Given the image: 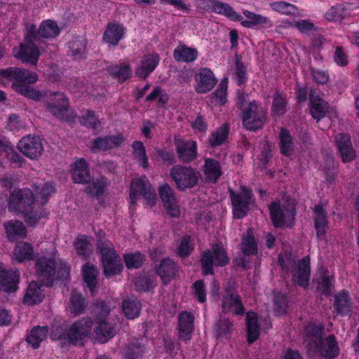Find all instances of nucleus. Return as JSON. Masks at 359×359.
Instances as JSON below:
<instances>
[{
    "label": "nucleus",
    "mask_w": 359,
    "mask_h": 359,
    "mask_svg": "<svg viewBox=\"0 0 359 359\" xmlns=\"http://www.w3.org/2000/svg\"><path fill=\"white\" fill-rule=\"evenodd\" d=\"M106 186L107 179L102 177L100 179L94 180L93 183L86 188L85 191L89 195L99 197L104 194Z\"/></svg>",
    "instance_id": "obj_59"
},
{
    "label": "nucleus",
    "mask_w": 359,
    "mask_h": 359,
    "mask_svg": "<svg viewBox=\"0 0 359 359\" xmlns=\"http://www.w3.org/2000/svg\"><path fill=\"white\" fill-rule=\"evenodd\" d=\"M48 329L47 326H36L27 336L26 341L34 348L39 347L41 343L47 337Z\"/></svg>",
    "instance_id": "obj_44"
},
{
    "label": "nucleus",
    "mask_w": 359,
    "mask_h": 359,
    "mask_svg": "<svg viewBox=\"0 0 359 359\" xmlns=\"http://www.w3.org/2000/svg\"><path fill=\"white\" fill-rule=\"evenodd\" d=\"M240 250L242 255H238L234 260L236 266L243 269L250 268V256L258 254V245L256 238L251 229H248L245 233H243L240 243Z\"/></svg>",
    "instance_id": "obj_8"
},
{
    "label": "nucleus",
    "mask_w": 359,
    "mask_h": 359,
    "mask_svg": "<svg viewBox=\"0 0 359 359\" xmlns=\"http://www.w3.org/2000/svg\"><path fill=\"white\" fill-rule=\"evenodd\" d=\"M247 340L250 345L256 341L260 334L257 316L255 312L250 311L246 314Z\"/></svg>",
    "instance_id": "obj_39"
},
{
    "label": "nucleus",
    "mask_w": 359,
    "mask_h": 359,
    "mask_svg": "<svg viewBox=\"0 0 359 359\" xmlns=\"http://www.w3.org/2000/svg\"><path fill=\"white\" fill-rule=\"evenodd\" d=\"M14 255L20 262L32 259L34 257L32 245L28 243H18L14 249Z\"/></svg>",
    "instance_id": "obj_55"
},
{
    "label": "nucleus",
    "mask_w": 359,
    "mask_h": 359,
    "mask_svg": "<svg viewBox=\"0 0 359 359\" xmlns=\"http://www.w3.org/2000/svg\"><path fill=\"white\" fill-rule=\"evenodd\" d=\"M72 175L75 183L88 184L91 181L89 165L83 158L74 163Z\"/></svg>",
    "instance_id": "obj_35"
},
{
    "label": "nucleus",
    "mask_w": 359,
    "mask_h": 359,
    "mask_svg": "<svg viewBox=\"0 0 359 359\" xmlns=\"http://www.w3.org/2000/svg\"><path fill=\"white\" fill-rule=\"evenodd\" d=\"M109 72L120 81H126L131 76V69L129 65H114L109 68Z\"/></svg>",
    "instance_id": "obj_61"
},
{
    "label": "nucleus",
    "mask_w": 359,
    "mask_h": 359,
    "mask_svg": "<svg viewBox=\"0 0 359 359\" xmlns=\"http://www.w3.org/2000/svg\"><path fill=\"white\" fill-rule=\"evenodd\" d=\"M287 101L285 94L276 91L273 95L271 105V113L273 116H279L287 111Z\"/></svg>",
    "instance_id": "obj_52"
},
{
    "label": "nucleus",
    "mask_w": 359,
    "mask_h": 359,
    "mask_svg": "<svg viewBox=\"0 0 359 359\" xmlns=\"http://www.w3.org/2000/svg\"><path fill=\"white\" fill-rule=\"evenodd\" d=\"M87 41L84 37H74L69 41V48L72 56L75 60H81L86 57Z\"/></svg>",
    "instance_id": "obj_42"
},
{
    "label": "nucleus",
    "mask_w": 359,
    "mask_h": 359,
    "mask_svg": "<svg viewBox=\"0 0 359 359\" xmlns=\"http://www.w3.org/2000/svg\"><path fill=\"white\" fill-rule=\"evenodd\" d=\"M0 76L12 81V88L14 91L25 97L39 101L43 97L40 90L29 86L34 84L39 79L35 72L17 67H8L0 70Z\"/></svg>",
    "instance_id": "obj_1"
},
{
    "label": "nucleus",
    "mask_w": 359,
    "mask_h": 359,
    "mask_svg": "<svg viewBox=\"0 0 359 359\" xmlns=\"http://www.w3.org/2000/svg\"><path fill=\"white\" fill-rule=\"evenodd\" d=\"M45 297L43 290H41L39 282L29 283L26 293L23 297V303L32 306L41 303Z\"/></svg>",
    "instance_id": "obj_37"
},
{
    "label": "nucleus",
    "mask_w": 359,
    "mask_h": 359,
    "mask_svg": "<svg viewBox=\"0 0 359 359\" xmlns=\"http://www.w3.org/2000/svg\"><path fill=\"white\" fill-rule=\"evenodd\" d=\"M25 32L29 42L32 41L39 42L42 39H52L58 36L60 34V28L55 21L44 20L41 22L39 27H36L34 24L26 25Z\"/></svg>",
    "instance_id": "obj_7"
},
{
    "label": "nucleus",
    "mask_w": 359,
    "mask_h": 359,
    "mask_svg": "<svg viewBox=\"0 0 359 359\" xmlns=\"http://www.w3.org/2000/svg\"><path fill=\"white\" fill-rule=\"evenodd\" d=\"M126 27L121 23L113 21L109 22L104 32L102 40L110 46H116L125 37Z\"/></svg>",
    "instance_id": "obj_25"
},
{
    "label": "nucleus",
    "mask_w": 359,
    "mask_h": 359,
    "mask_svg": "<svg viewBox=\"0 0 359 359\" xmlns=\"http://www.w3.org/2000/svg\"><path fill=\"white\" fill-rule=\"evenodd\" d=\"M123 259L128 269H139L145 261V256L140 252H135L124 255Z\"/></svg>",
    "instance_id": "obj_58"
},
{
    "label": "nucleus",
    "mask_w": 359,
    "mask_h": 359,
    "mask_svg": "<svg viewBox=\"0 0 359 359\" xmlns=\"http://www.w3.org/2000/svg\"><path fill=\"white\" fill-rule=\"evenodd\" d=\"M233 322L229 318H222L215 323L214 331L217 338L229 339L233 332Z\"/></svg>",
    "instance_id": "obj_48"
},
{
    "label": "nucleus",
    "mask_w": 359,
    "mask_h": 359,
    "mask_svg": "<svg viewBox=\"0 0 359 359\" xmlns=\"http://www.w3.org/2000/svg\"><path fill=\"white\" fill-rule=\"evenodd\" d=\"M25 43H20L18 47L13 48V55L15 58L24 64L36 66L40 56L39 47L35 44L36 41L29 42L27 39V32L24 34Z\"/></svg>",
    "instance_id": "obj_13"
},
{
    "label": "nucleus",
    "mask_w": 359,
    "mask_h": 359,
    "mask_svg": "<svg viewBox=\"0 0 359 359\" xmlns=\"http://www.w3.org/2000/svg\"><path fill=\"white\" fill-rule=\"evenodd\" d=\"M287 299L284 294L277 293L273 299V311L276 316H282L287 311Z\"/></svg>",
    "instance_id": "obj_62"
},
{
    "label": "nucleus",
    "mask_w": 359,
    "mask_h": 359,
    "mask_svg": "<svg viewBox=\"0 0 359 359\" xmlns=\"http://www.w3.org/2000/svg\"><path fill=\"white\" fill-rule=\"evenodd\" d=\"M173 57L177 62H192L198 57V51L196 48L189 47L184 43L180 42L174 49Z\"/></svg>",
    "instance_id": "obj_36"
},
{
    "label": "nucleus",
    "mask_w": 359,
    "mask_h": 359,
    "mask_svg": "<svg viewBox=\"0 0 359 359\" xmlns=\"http://www.w3.org/2000/svg\"><path fill=\"white\" fill-rule=\"evenodd\" d=\"M195 90L198 93H207L216 85L217 79L209 68H201L194 76Z\"/></svg>",
    "instance_id": "obj_22"
},
{
    "label": "nucleus",
    "mask_w": 359,
    "mask_h": 359,
    "mask_svg": "<svg viewBox=\"0 0 359 359\" xmlns=\"http://www.w3.org/2000/svg\"><path fill=\"white\" fill-rule=\"evenodd\" d=\"M98 325L95 328V338L101 343H105L115 335V330L110 323L106 320L97 322Z\"/></svg>",
    "instance_id": "obj_43"
},
{
    "label": "nucleus",
    "mask_w": 359,
    "mask_h": 359,
    "mask_svg": "<svg viewBox=\"0 0 359 359\" xmlns=\"http://www.w3.org/2000/svg\"><path fill=\"white\" fill-rule=\"evenodd\" d=\"M35 269L41 285L52 286L55 274V259L52 257H38L35 262Z\"/></svg>",
    "instance_id": "obj_14"
},
{
    "label": "nucleus",
    "mask_w": 359,
    "mask_h": 359,
    "mask_svg": "<svg viewBox=\"0 0 359 359\" xmlns=\"http://www.w3.org/2000/svg\"><path fill=\"white\" fill-rule=\"evenodd\" d=\"M279 147L280 153L285 156H290L294 151L293 138L289 130L281 128L279 133Z\"/></svg>",
    "instance_id": "obj_47"
},
{
    "label": "nucleus",
    "mask_w": 359,
    "mask_h": 359,
    "mask_svg": "<svg viewBox=\"0 0 359 359\" xmlns=\"http://www.w3.org/2000/svg\"><path fill=\"white\" fill-rule=\"evenodd\" d=\"M87 306L86 299L80 294L74 292L71 294L69 311L74 316H79L83 313Z\"/></svg>",
    "instance_id": "obj_50"
},
{
    "label": "nucleus",
    "mask_w": 359,
    "mask_h": 359,
    "mask_svg": "<svg viewBox=\"0 0 359 359\" xmlns=\"http://www.w3.org/2000/svg\"><path fill=\"white\" fill-rule=\"evenodd\" d=\"M345 5L344 4H336L332 6L325 13V18L329 22H341L347 16Z\"/></svg>",
    "instance_id": "obj_49"
},
{
    "label": "nucleus",
    "mask_w": 359,
    "mask_h": 359,
    "mask_svg": "<svg viewBox=\"0 0 359 359\" xmlns=\"http://www.w3.org/2000/svg\"><path fill=\"white\" fill-rule=\"evenodd\" d=\"M201 265L202 273L205 276L214 274V266L223 267L229 264V259L222 243H213L211 250L201 253Z\"/></svg>",
    "instance_id": "obj_3"
},
{
    "label": "nucleus",
    "mask_w": 359,
    "mask_h": 359,
    "mask_svg": "<svg viewBox=\"0 0 359 359\" xmlns=\"http://www.w3.org/2000/svg\"><path fill=\"white\" fill-rule=\"evenodd\" d=\"M309 255L297 261L292 255H278V262L280 265L283 276H290L291 282L294 286L304 290L309 286L311 278V262Z\"/></svg>",
    "instance_id": "obj_2"
},
{
    "label": "nucleus",
    "mask_w": 359,
    "mask_h": 359,
    "mask_svg": "<svg viewBox=\"0 0 359 359\" xmlns=\"http://www.w3.org/2000/svg\"><path fill=\"white\" fill-rule=\"evenodd\" d=\"M222 310L224 313L231 312L236 316H243L245 313V309L238 293L237 284L234 281H229L224 287Z\"/></svg>",
    "instance_id": "obj_9"
},
{
    "label": "nucleus",
    "mask_w": 359,
    "mask_h": 359,
    "mask_svg": "<svg viewBox=\"0 0 359 359\" xmlns=\"http://www.w3.org/2000/svg\"><path fill=\"white\" fill-rule=\"evenodd\" d=\"M334 309L341 316H346L351 311V302L348 292L344 290L338 292L334 297Z\"/></svg>",
    "instance_id": "obj_41"
},
{
    "label": "nucleus",
    "mask_w": 359,
    "mask_h": 359,
    "mask_svg": "<svg viewBox=\"0 0 359 359\" xmlns=\"http://www.w3.org/2000/svg\"><path fill=\"white\" fill-rule=\"evenodd\" d=\"M109 312L110 309L104 301H97L93 304V313L97 322L105 320Z\"/></svg>",
    "instance_id": "obj_64"
},
{
    "label": "nucleus",
    "mask_w": 359,
    "mask_h": 359,
    "mask_svg": "<svg viewBox=\"0 0 359 359\" xmlns=\"http://www.w3.org/2000/svg\"><path fill=\"white\" fill-rule=\"evenodd\" d=\"M196 6L200 10L215 12L226 18L234 16L233 7L219 0H197Z\"/></svg>",
    "instance_id": "obj_26"
},
{
    "label": "nucleus",
    "mask_w": 359,
    "mask_h": 359,
    "mask_svg": "<svg viewBox=\"0 0 359 359\" xmlns=\"http://www.w3.org/2000/svg\"><path fill=\"white\" fill-rule=\"evenodd\" d=\"M314 227L316 231V236L319 240H323L328 229L327 213L322 203L316 204L313 208Z\"/></svg>",
    "instance_id": "obj_32"
},
{
    "label": "nucleus",
    "mask_w": 359,
    "mask_h": 359,
    "mask_svg": "<svg viewBox=\"0 0 359 359\" xmlns=\"http://www.w3.org/2000/svg\"><path fill=\"white\" fill-rule=\"evenodd\" d=\"M50 96V101L47 104L49 111L57 118L64 119L68 112L67 97L61 92H54Z\"/></svg>",
    "instance_id": "obj_24"
},
{
    "label": "nucleus",
    "mask_w": 359,
    "mask_h": 359,
    "mask_svg": "<svg viewBox=\"0 0 359 359\" xmlns=\"http://www.w3.org/2000/svg\"><path fill=\"white\" fill-rule=\"evenodd\" d=\"M129 196L130 204L133 205L136 204L139 196H142L151 206L155 205L157 198L155 189L148 181L141 177L131 181Z\"/></svg>",
    "instance_id": "obj_11"
},
{
    "label": "nucleus",
    "mask_w": 359,
    "mask_h": 359,
    "mask_svg": "<svg viewBox=\"0 0 359 359\" xmlns=\"http://www.w3.org/2000/svg\"><path fill=\"white\" fill-rule=\"evenodd\" d=\"M229 194L234 217L238 219L245 217L250 210V205H252L255 201L252 191L246 187H242L240 193H236L230 189Z\"/></svg>",
    "instance_id": "obj_10"
},
{
    "label": "nucleus",
    "mask_w": 359,
    "mask_h": 359,
    "mask_svg": "<svg viewBox=\"0 0 359 359\" xmlns=\"http://www.w3.org/2000/svg\"><path fill=\"white\" fill-rule=\"evenodd\" d=\"M93 325L90 318H83L70 325L67 331V341L70 344H76L89 336Z\"/></svg>",
    "instance_id": "obj_15"
},
{
    "label": "nucleus",
    "mask_w": 359,
    "mask_h": 359,
    "mask_svg": "<svg viewBox=\"0 0 359 359\" xmlns=\"http://www.w3.org/2000/svg\"><path fill=\"white\" fill-rule=\"evenodd\" d=\"M133 282L135 290L140 292H149L156 285L154 277L149 275L139 276Z\"/></svg>",
    "instance_id": "obj_54"
},
{
    "label": "nucleus",
    "mask_w": 359,
    "mask_h": 359,
    "mask_svg": "<svg viewBox=\"0 0 359 359\" xmlns=\"http://www.w3.org/2000/svg\"><path fill=\"white\" fill-rule=\"evenodd\" d=\"M158 191L167 212L173 217H179L180 215V210L178 208L174 190L168 184L165 183L160 186Z\"/></svg>",
    "instance_id": "obj_20"
},
{
    "label": "nucleus",
    "mask_w": 359,
    "mask_h": 359,
    "mask_svg": "<svg viewBox=\"0 0 359 359\" xmlns=\"http://www.w3.org/2000/svg\"><path fill=\"white\" fill-rule=\"evenodd\" d=\"M35 197L31 189H23L13 191L10 196L8 209L11 212L27 213L32 209Z\"/></svg>",
    "instance_id": "obj_12"
},
{
    "label": "nucleus",
    "mask_w": 359,
    "mask_h": 359,
    "mask_svg": "<svg viewBox=\"0 0 359 359\" xmlns=\"http://www.w3.org/2000/svg\"><path fill=\"white\" fill-rule=\"evenodd\" d=\"M338 151L343 163H349L356 158L351 137L346 133H338L334 137Z\"/></svg>",
    "instance_id": "obj_27"
},
{
    "label": "nucleus",
    "mask_w": 359,
    "mask_h": 359,
    "mask_svg": "<svg viewBox=\"0 0 359 359\" xmlns=\"http://www.w3.org/2000/svg\"><path fill=\"white\" fill-rule=\"evenodd\" d=\"M309 353L312 354L319 353L325 359L336 358L340 353L337 337L334 334H331L327 337L323 338L320 343L318 344V348L311 350Z\"/></svg>",
    "instance_id": "obj_21"
},
{
    "label": "nucleus",
    "mask_w": 359,
    "mask_h": 359,
    "mask_svg": "<svg viewBox=\"0 0 359 359\" xmlns=\"http://www.w3.org/2000/svg\"><path fill=\"white\" fill-rule=\"evenodd\" d=\"M161 57L157 53L144 55L141 65L136 69L135 74L140 79H145L153 72L160 62Z\"/></svg>",
    "instance_id": "obj_34"
},
{
    "label": "nucleus",
    "mask_w": 359,
    "mask_h": 359,
    "mask_svg": "<svg viewBox=\"0 0 359 359\" xmlns=\"http://www.w3.org/2000/svg\"><path fill=\"white\" fill-rule=\"evenodd\" d=\"M204 174L208 181L215 183L222 175L219 162L213 158H205Z\"/></svg>",
    "instance_id": "obj_40"
},
{
    "label": "nucleus",
    "mask_w": 359,
    "mask_h": 359,
    "mask_svg": "<svg viewBox=\"0 0 359 359\" xmlns=\"http://www.w3.org/2000/svg\"><path fill=\"white\" fill-rule=\"evenodd\" d=\"M82 273L84 282L89 287L92 294H93L97 284V276L99 272L97 267L89 264H86L83 266Z\"/></svg>",
    "instance_id": "obj_46"
},
{
    "label": "nucleus",
    "mask_w": 359,
    "mask_h": 359,
    "mask_svg": "<svg viewBox=\"0 0 359 359\" xmlns=\"http://www.w3.org/2000/svg\"><path fill=\"white\" fill-rule=\"evenodd\" d=\"M100 253L102 257L104 274L106 277L113 276L122 271L123 269L122 260L116 252L114 247Z\"/></svg>",
    "instance_id": "obj_18"
},
{
    "label": "nucleus",
    "mask_w": 359,
    "mask_h": 359,
    "mask_svg": "<svg viewBox=\"0 0 359 359\" xmlns=\"http://www.w3.org/2000/svg\"><path fill=\"white\" fill-rule=\"evenodd\" d=\"M4 228L9 241H14L26 236L27 230L21 221L11 219L4 223Z\"/></svg>",
    "instance_id": "obj_38"
},
{
    "label": "nucleus",
    "mask_w": 359,
    "mask_h": 359,
    "mask_svg": "<svg viewBox=\"0 0 359 359\" xmlns=\"http://www.w3.org/2000/svg\"><path fill=\"white\" fill-rule=\"evenodd\" d=\"M175 145L177 157L182 163H189L197 158L198 146L195 140L176 139Z\"/></svg>",
    "instance_id": "obj_17"
},
{
    "label": "nucleus",
    "mask_w": 359,
    "mask_h": 359,
    "mask_svg": "<svg viewBox=\"0 0 359 359\" xmlns=\"http://www.w3.org/2000/svg\"><path fill=\"white\" fill-rule=\"evenodd\" d=\"M271 222L276 228H292L294 225L296 209L292 204L272 202L269 205Z\"/></svg>",
    "instance_id": "obj_6"
},
{
    "label": "nucleus",
    "mask_w": 359,
    "mask_h": 359,
    "mask_svg": "<svg viewBox=\"0 0 359 359\" xmlns=\"http://www.w3.org/2000/svg\"><path fill=\"white\" fill-rule=\"evenodd\" d=\"M170 176L179 191H184L196 187L201 178L200 171L194 168L175 165L170 170Z\"/></svg>",
    "instance_id": "obj_5"
},
{
    "label": "nucleus",
    "mask_w": 359,
    "mask_h": 359,
    "mask_svg": "<svg viewBox=\"0 0 359 359\" xmlns=\"http://www.w3.org/2000/svg\"><path fill=\"white\" fill-rule=\"evenodd\" d=\"M320 94V91L316 89H311L309 93L311 114L317 121L325 116L327 108V102L321 97Z\"/></svg>",
    "instance_id": "obj_33"
},
{
    "label": "nucleus",
    "mask_w": 359,
    "mask_h": 359,
    "mask_svg": "<svg viewBox=\"0 0 359 359\" xmlns=\"http://www.w3.org/2000/svg\"><path fill=\"white\" fill-rule=\"evenodd\" d=\"M229 134V126L225 123L219 127L212 133L209 142L212 147H217L223 144L228 138Z\"/></svg>",
    "instance_id": "obj_51"
},
{
    "label": "nucleus",
    "mask_w": 359,
    "mask_h": 359,
    "mask_svg": "<svg viewBox=\"0 0 359 359\" xmlns=\"http://www.w3.org/2000/svg\"><path fill=\"white\" fill-rule=\"evenodd\" d=\"M18 149L27 157L36 159L42 154L43 147L39 136H25L18 143Z\"/></svg>",
    "instance_id": "obj_19"
},
{
    "label": "nucleus",
    "mask_w": 359,
    "mask_h": 359,
    "mask_svg": "<svg viewBox=\"0 0 359 359\" xmlns=\"http://www.w3.org/2000/svg\"><path fill=\"white\" fill-rule=\"evenodd\" d=\"M247 68L243 62L238 57H236L235 62V68L233 73V79L238 86L244 84L248 81Z\"/></svg>",
    "instance_id": "obj_60"
},
{
    "label": "nucleus",
    "mask_w": 359,
    "mask_h": 359,
    "mask_svg": "<svg viewBox=\"0 0 359 359\" xmlns=\"http://www.w3.org/2000/svg\"><path fill=\"white\" fill-rule=\"evenodd\" d=\"M180 271V266L169 257L161 260L156 267V273L160 276L163 283L165 285L177 277Z\"/></svg>",
    "instance_id": "obj_23"
},
{
    "label": "nucleus",
    "mask_w": 359,
    "mask_h": 359,
    "mask_svg": "<svg viewBox=\"0 0 359 359\" xmlns=\"http://www.w3.org/2000/svg\"><path fill=\"white\" fill-rule=\"evenodd\" d=\"M194 248V243L193 242L190 236H184L180 245L177 248V255L182 257L185 258L189 256Z\"/></svg>",
    "instance_id": "obj_63"
},
{
    "label": "nucleus",
    "mask_w": 359,
    "mask_h": 359,
    "mask_svg": "<svg viewBox=\"0 0 359 359\" xmlns=\"http://www.w3.org/2000/svg\"><path fill=\"white\" fill-rule=\"evenodd\" d=\"M324 330L322 323H309L306 325L304 343L309 352L318 348V344L323 338Z\"/></svg>",
    "instance_id": "obj_28"
},
{
    "label": "nucleus",
    "mask_w": 359,
    "mask_h": 359,
    "mask_svg": "<svg viewBox=\"0 0 359 359\" xmlns=\"http://www.w3.org/2000/svg\"><path fill=\"white\" fill-rule=\"evenodd\" d=\"M194 316L187 311H182L178 316V333L181 340L187 341L192 337L194 330Z\"/></svg>",
    "instance_id": "obj_30"
},
{
    "label": "nucleus",
    "mask_w": 359,
    "mask_h": 359,
    "mask_svg": "<svg viewBox=\"0 0 359 359\" xmlns=\"http://www.w3.org/2000/svg\"><path fill=\"white\" fill-rule=\"evenodd\" d=\"M242 123L243 127L250 131L262 128L266 120V111L257 101H241Z\"/></svg>",
    "instance_id": "obj_4"
},
{
    "label": "nucleus",
    "mask_w": 359,
    "mask_h": 359,
    "mask_svg": "<svg viewBox=\"0 0 359 359\" xmlns=\"http://www.w3.org/2000/svg\"><path fill=\"white\" fill-rule=\"evenodd\" d=\"M141 340L135 339L130 342L125 348L124 355L126 359H138L142 356L144 350Z\"/></svg>",
    "instance_id": "obj_56"
},
{
    "label": "nucleus",
    "mask_w": 359,
    "mask_h": 359,
    "mask_svg": "<svg viewBox=\"0 0 359 359\" xmlns=\"http://www.w3.org/2000/svg\"><path fill=\"white\" fill-rule=\"evenodd\" d=\"M0 264V292L4 290L6 292H15L19 283L20 272L16 269H1Z\"/></svg>",
    "instance_id": "obj_29"
},
{
    "label": "nucleus",
    "mask_w": 359,
    "mask_h": 359,
    "mask_svg": "<svg viewBox=\"0 0 359 359\" xmlns=\"http://www.w3.org/2000/svg\"><path fill=\"white\" fill-rule=\"evenodd\" d=\"M141 309V303L136 299H125L122 304L123 311L128 319H134L138 317Z\"/></svg>",
    "instance_id": "obj_53"
},
{
    "label": "nucleus",
    "mask_w": 359,
    "mask_h": 359,
    "mask_svg": "<svg viewBox=\"0 0 359 359\" xmlns=\"http://www.w3.org/2000/svg\"><path fill=\"white\" fill-rule=\"evenodd\" d=\"M73 244L76 254L82 259H86L92 251L90 238L86 235H79L74 239Z\"/></svg>",
    "instance_id": "obj_45"
},
{
    "label": "nucleus",
    "mask_w": 359,
    "mask_h": 359,
    "mask_svg": "<svg viewBox=\"0 0 359 359\" xmlns=\"http://www.w3.org/2000/svg\"><path fill=\"white\" fill-rule=\"evenodd\" d=\"M123 143V137L121 135L99 137L93 140L90 151L93 153L108 151L120 147Z\"/></svg>",
    "instance_id": "obj_31"
},
{
    "label": "nucleus",
    "mask_w": 359,
    "mask_h": 359,
    "mask_svg": "<svg viewBox=\"0 0 359 359\" xmlns=\"http://www.w3.org/2000/svg\"><path fill=\"white\" fill-rule=\"evenodd\" d=\"M233 13L234 16L227 18L232 21L241 22V25L244 27L269 28L272 27L271 20L266 16L245 10L243 11V14L247 18V20H244L243 17L234 9Z\"/></svg>",
    "instance_id": "obj_16"
},
{
    "label": "nucleus",
    "mask_w": 359,
    "mask_h": 359,
    "mask_svg": "<svg viewBox=\"0 0 359 359\" xmlns=\"http://www.w3.org/2000/svg\"><path fill=\"white\" fill-rule=\"evenodd\" d=\"M132 147L135 158L140 163V165L142 168H147L149 163L144 144L140 141H135Z\"/></svg>",
    "instance_id": "obj_57"
}]
</instances>
